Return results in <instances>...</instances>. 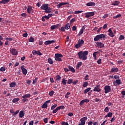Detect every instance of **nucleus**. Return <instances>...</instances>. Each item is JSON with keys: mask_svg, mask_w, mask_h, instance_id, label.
<instances>
[{"mask_svg": "<svg viewBox=\"0 0 125 125\" xmlns=\"http://www.w3.org/2000/svg\"><path fill=\"white\" fill-rule=\"evenodd\" d=\"M88 54V51H81L78 53L77 55L81 60H83V61H85L86 59H87V57L86 55Z\"/></svg>", "mask_w": 125, "mask_h": 125, "instance_id": "obj_1", "label": "nucleus"}, {"mask_svg": "<svg viewBox=\"0 0 125 125\" xmlns=\"http://www.w3.org/2000/svg\"><path fill=\"white\" fill-rule=\"evenodd\" d=\"M101 39L105 40V39H106V36L104 34H99L95 36L94 38V42H98V41L101 40Z\"/></svg>", "mask_w": 125, "mask_h": 125, "instance_id": "obj_2", "label": "nucleus"}, {"mask_svg": "<svg viewBox=\"0 0 125 125\" xmlns=\"http://www.w3.org/2000/svg\"><path fill=\"white\" fill-rule=\"evenodd\" d=\"M55 60L56 61H58V62H61L62 61V57H63V55L61 54H55Z\"/></svg>", "mask_w": 125, "mask_h": 125, "instance_id": "obj_3", "label": "nucleus"}, {"mask_svg": "<svg viewBox=\"0 0 125 125\" xmlns=\"http://www.w3.org/2000/svg\"><path fill=\"white\" fill-rule=\"evenodd\" d=\"M23 99L21 100V102L22 103H25L26 101H28V98H30L31 97V94H24L22 96Z\"/></svg>", "mask_w": 125, "mask_h": 125, "instance_id": "obj_4", "label": "nucleus"}, {"mask_svg": "<svg viewBox=\"0 0 125 125\" xmlns=\"http://www.w3.org/2000/svg\"><path fill=\"white\" fill-rule=\"evenodd\" d=\"M87 120V117H83L80 119L81 123L78 124V125H85V121Z\"/></svg>", "mask_w": 125, "mask_h": 125, "instance_id": "obj_5", "label": "nucleus"}, {"mask_svg": "<svg viewBox=\"0 0 125 125\" xmlns=\"http://www.w3.org/2000/svg\"><path fill=\"white\" fill-rule=\"evenodd\" d=\"M94 14H95V13H94V12H90L85 13L84 15L86 18H89V17H91L93 16Z\"/></svg>", "mask_w": 125, "mask_h": 125, "instance_id": "obj_6", "label": "nucleus"}, {"mask_svg": "<svg viewBox=\"0 0 125 125\" xmlns=\"http://www.w3.org/2000/svg\"><path fill=\"white\" fill-rule=\"evenodd\" d=\"M104 93L105 94L109 93L111 91V87L109 85H105L104 87Z\"/></svg>", "mask_w": 125, "mask_h": 125, "instance_id": "obj_7", "label": "nucleus"}, {"mask_svg": "<svg viewBox=\"0 0 125 125\" xmlns=\"http://www.w3.org/2000/svg\"><path fill=\"white\" fill-rule=\"evenodd\" d=\"M10 52L12 55H18V51H17V50L14 48L11 49L10 50Z\"/></svg>", "mask_w": 125, "mask_h": 125, "instance_id": "obj_8", "label": "nucleus"}, {"mask_svg": "<svg viewBox=\"0 0 125 125\" xmlns=\"http://www.w3.org/2000/svg\"><path fill=\"white\" fill-rule=\"evenodd\" d=\"M47 6H49L48 4H43L41 7V9L46 11V9H47Z\"/></svg>", "mask_w": 125, "mask_h": 125, "instance_id": "obj_9", "label": "nucleus"}, {"mask_svg": "<svg viewBox=\"0 0 125 125\" xmlns=\"http://www.w3.org/2000/svg\"><path fill=\"white\" fill-rule=\"evenodd\" d=\"M66 4H69V2H62L58 5H57V8H60V7H62L63 5H66Z\"/></svg>", "mask_w": 125, "mask_h": 125, "instance_id": "obj_10", "label": "nucleus"}, {"mask_svg": "<svg viewBox=\"0 0 125 125\" xmlns=\"http://www.w3.org/2000/svg\"><path fill=\"white\" fill-rule=\"evenodd\" d=\"M88 102H89V100H88V99H85L84 100H82L79 104L80 106H83V104H84V103H88Z\"/></svg>", "mask_w": 125, "mask_h": 125, "instance_id": "obj_11", "label": "nucleus"}, {"mask_svg": "<svg viewBox=\"0 0 125 125\" xmlns=\"http://www.w3.org/2000/svg\"><path fill=\"white\" fill-rule=\"evenodd\" d=\"M55 42V41L54 40H48L44 42L45 45H48L49 44H51V43H54Z\"/></svg>", "mask_w": 125, "mask_h": 125, "instance_id": "obj_12", "label": "nucleus"}, {"mask_svg": "<svg viewBox=\"0 0 125 125\" xmlns=\"http://www.w3.org/2000/svg\"><path fill=\"white\" fill-rule=\"evenodd\" d=\"M85 26H83L82 29L80 30L79 33L77 34V37H80V36H82L83 34V30H85Z\"/></svg>", "mask_w": 125, "mask_h": 125, "instance_id": "obj_13", "label": "nucleus"}, {"mask_svg": "<svg viewBox=\"0 0 125 125\" xmlns=\"http://www.w3.org/2000/svg\"><path fill=\"white\" fill-rule=\"evenodd\" d=\"M100 85H97L96 86L94 87L93 89V91H97V92H100L101 91V89L100 88Z\"/></svg>", "mask_w": 125, "mask_h": 125, "instance_id": "obj_14", "label": "nucleus"}, {"mask_svg": "<svg viewBox=\"0 0 125 125\" xmlns=\"http://www.w3.org/2000/svg\"><path fill=\"white\" fill-rule=\"evenodd\" d=\"M96 44H97V47H100V48H103L105 47L104 44L102 43V42H97L96 43Z\"/></svg>", "mask_w": 125, "mask_h": 125, "instance_id": "obj_15", "label": "nucleus"}, {"mask_svg": "<svg viewBox=\"0 0 125 125\" xmlns=\"http://www.w3.org/2000/svg\"><path fill=\"white\" fill-rule=\"evenodd\" d=\"M21 70L22 71V74L23 75H26V74H28V70L26 69V68H24V65H22L21 67Z\"/></svg>", "mask_w": 125, "mask_h": 125, "instance_id": "obj_16", "label": "nucleus"}, {"mask_svg": "<svg viewBox=\"0 0 125 125\" xmlns=\"http://www.w3.org/2000/svg\"><path fill=\"white\" fill-rule=\"evenodd\" d=\"M32 54L33 55H37V54H38V55H40V56L42 55V54L41 53L40 51L33 50L32 51Z\"/></svg>", "mask_w": 125, "mask_h": 125, "instance_id": "obj_17", "label": "nucleus"}, {"mask_svg": "<svg viewBox=\"0 0 125 125\" xmlns=\"http://www.w3.org/2000/svg\"><path fill=\"white\" fill-rule=\"evenodd\" d=\"M108 32H109L108 36L111 37V38H114V33H113V31H112V28H109Z\"/></svg>", "mask_w": 125, "mask_h": 125, "instance_id": "obj_18", "label": "nucleus"}, {"mask_svg": "<svg viewBox=\"0 0 125 125\" xmlns=\"http://www.w3.org/2000/svg\"><path fill=\"white\" fill-rule=\"evenodd\" d=\"M32 11H33L32 6H28L27 9V13H28L29 14H31V12H32Z\"/></svg>", "mask_w": 125, "mask_h": 125, "instance_id": "obj_19", "label": "nucleus"}, {"mask_svg": "<svg viewBox=\"0 0 125 125\" xmlns=\"http://www.w3.org/2000/svg\"><path fill=\"white\" fill-rule=\"evenodd\" d=\"M117 72H119V68L116 67L112 68L110 70V73H117Z\"/></svg>", "mask_w": 125, "mask_h": 125, "instance_id": "obj_20", "label": "nucleus"}, {"mask_svg": "<svg viewBox=\"0 0 125 125\" xmlns=\"http://www.w3.org/2000/svg\"><path fill=\"white\" fill-rule=\"evenodd\" d=\"M87 6H95V3L93 2H89L86 4Z\"/></svg>", "mask_w": 125, "mask_h": 125, "instance_id": "obj_21", "label": "nucleus"}, {"mask_svg": "<svg viewBox=\"0 0 125 125\" xmlns=\"http://www.w3.org/2000/svg\"><path fill=\"white\" fill-rule=\"evenodd\" d=\"M68 69L69 71L72 72V73H75L76 72V70L73 67V66H68Z\"/></svg>", "mask_w": 125, "mask_h": 125, "instance_id": "obj_22", "label": "nucleus"}, {"mask_svg": "<svg viewBox=\"0 0 125 125\" xmlns=\"http://www.w3.org/2000/svg\"><path fill=\"white\" fill-rule=\"evenodd\" d=\"M97 54H99V52L97 51V52H94L93 53V57H94V60H97V58L96 57V55Z\"/></svg>", "mask_w": 125, "mask_h": 125, "instance_id": "obj_23", "label": "nucleus"}, {"mask_svg": "<svg viewBox=\"0 0 125 125\" xmlns=\"http://www.w3.org/2000/svg\"><path fill=\"white\" fill-rule=\"evenodd\" d=\"M10 0H1L0 1V4L2 3L3 4H6V3H8L9 2Z\"/></svg>", "mask_w": 125, "mask_h": 125, "instance_id": "obj_24", "label": "nucleus"}, {"mask_svg": "<svg viewBox=\"0 0 125 125\" xmlns=\"http://www.w3.org/2000/svg\"><path fill=\"white\" fill-rule=\"evenodd\" d=\"M119 4H120V1L118 0H115L112 2L111 5H114V6H116L119 5Z\"/></svg>", "mask_w": 125, "mask_h": 125, "instance_id": "obj_25", "label": "nucleus"}, {"mask_svg": "<svg viewBox=\"0 0 125 125\" xmlns=\"http://www.w3.org/2000/svg\"><path fill=\"white\" fill-rule=\"evenodd\" d=\"M25 116V113L23 110H21L19 113V117L20 118H23Z\"/></svg>", "mask_w": 125, "mask_h": 125, "instance_id": "obj_26", "label": "nucleus"}, {"mask_svg": "<svg viewBox=\"0 0 125 125\" xmlns=\"http://www.w3.org/2000/svg\"><path fill=\"white\" fill-rule=\"evenodd\" d=\"M71 27V24H70L69 23H67L66 25L64 26V29L65 30H69Z\"/></svg>", "mask_w": 125, "mask_h": 125, "instance_id": "obj_27", "label": "nucleus"}, {"mask_svg": "<svg viewBox=\"0 0 125 125\" xmlns=\"http://www.w3.org/2000/svg\"><path fill=\"white\" fill-rule=\"evenodd\" d=\"M82 64H83V62H79L77 64V65H76V69H80V66H82Z\"/></svg>", "mask_w": 125, "mask_h": 125, "instance_id": "obj_28", "label": "nucleus"}, {"mask_svg": "<svg viewBox=\"0 0 125 125\" xmlns=\"http://www.w3.org/2000/svg\"><path fill=\"white\" fill-rule=\"evenodd\" d=\"M45 13H51V8L47 6V9L44 11Z\"/></svg>", "mask_w": 125, "mask_h": 125, "instance_id": "obj_29", "label": "nucleus"}, {"mask_svg": "<svg viewBox=\"0 0 125 125\" xmlns=\"http://www.w3.org/2000/svg\"><path fill=\"white\" fill-rule=\"evenodd\" d=\"M16 86V83L15 82H12L10 83V87H15Z\"/></svg>", "mask_w": 125, "mask_h": 125, "instance_id": "obj_30", "label": "nucleus"}, {"mask_svg": "<svg viewBox=\"0 0 125 125\" xmlns=\"http://www.w3.org/2000/svg\"><path fill=\"white\" fill-rule=\"evenodd\" d=\"M90 89H91V88H90V87H88V88L85 89L84 90V91H83V93H84V94L87 93V92H88L89 91H90Z\"/></svg>", "mask_w": 125, "mask_h": 125, "instance_id": "obj_31", "label": "nucleus"}, {"mask_svg": "<svg viewBox=\"0 0 125 125\" xmlns=\"http://www.w3.org/2000/svg\"><path fill=\"white\" fill-rule=\"evenodd\" d=\"M113 116V113L112 112H108L106 115L105 116L104 118H107V117H108V118H111Z\"/></svg>", "mask_w": 125, "mask_h": 125, "instance_id": "obj_32", "label": "nucleus"}, {"mask_svg": "<svg viewBox=\"0 0 125 125\" xmlns=\"http://www.w3.org/2000/svg\"><path fill=\"white\" fill-rule=\"evenodd\" d=\"M19 100H20V99H19L18 98H14L12 100V102H13V103H16V102H18V101H19Z\"/></svg>", "mask_w": 125, "mask_h": 125, "instance_id": "obj_33", "label": "nucleus"}, {"mask_svg": "<svg viewBox=\"0 0 125 125\" xmlns=\"http://www.w3.org/2000/svg\"><path fill=\"white\" fill-rule=\"evenodd\" d=\"M78 43L81 45V46H83V44L84 43V41H83V40H81V41H78Z\"/></svg>", "mask_w": 125, "mask_h": 125, "instance_id": "obj_34", "label": "nucleus"}, {"mask_svg": "<svg viewBox=\"0 0 125 125\" xmlns=\"http://www.w3.org/2000/svg\"><path fill=\"white\" fill-rule=\"evenodd\" d=\"M88 85V83L87 82H83V87H86Z\"/></svg>", "mask_w": 125, "mask_h": 125, "instance_id": "obj_35", "label": "nucleus"}, {"mask_svg": "<svg viewBox=\"0 0 125 125\" xmlns=\"http://www.w3.org/2000/svg\"><path fill=\"white\" fill-rule=\"evenodd\" d=\"M62 84L66 85V84L67 83V80H65V79H62Z\"/></svg>", "mask_w": 125, "mask_h": 125, "instance_id": "obj_36", "label": "nucleus"}, {"mask_svg": "<svg viewBox=\"0 0 125 125\" xmlns=\"http://www.w3.org/2000/svg\"><path fill=\"white\" fill-rule=\"evenodd\" d=\"M48 62L49 64H53V61H52V59H51V58L48 59Z\"/></svg>", "mask_w": 125, "mask_h": 125, "instance_id": "obj_37", "label": "nucleus"}, {"mask_svg": "<svg viewBox=\"0 0 125 125\" xmlns=\"http://www.w3.org/2000/svg\"><path fill=\"white\" fill-rule=\"evenodd\" d=\"M59 111V109L57 107L55 109H53L52 113H53V114H55L56 113H57V111Z\"/></svg>", "mask_w": 125, "mask_h": 125, "instance_id": "obj_38", "label": "nucleus"}, {"mask_svg": "<svg viewBox=\"0 0 125 125\" xmlns=\"http://www.w3.org/2000/svg\"><path fill=\"white\" fill-rule=\"evenodd\" d=\"M29 42H35V39H34V38L32 37H30L29 39Z\"/></svg>", "mask_w": 125, "mask_h": 125, "instance_id": "obj_39", "label": "nucleus"}, {"mask_svg": "<svg viewBox=\"0 0 125 125\" xmlns=\"http://www.w3.org/2000/svg\"><path fill=\"white\" fill-rule=\"evenodd\" d=\"M59 110H63V109H65V106L64 105H61L58 107Z\"/></svg>", "mask_w": 125, "mask_h": 125, "instance_id": "obj_40", "label": "nucleus"}, {"mask_svg": "<svg viewBox=\"0 0 125 125\" xmlns=\"http://www.w3.org/2000/svg\"><path fill=\"white\" fill-rule=\"evenodd\" d=\"M115 83H116L118 85H120V84L122 83H121V80L120 79L116 80Z\"/></svg>", "mask_w": 125, "mask_h": 125, "instance_id": "obj_41", "label": "nucleus"}, {"mask_svg": "<svg viewBox=\"0 0 125 125\" xmlns=\"http://www.w3.org/2000/svg\"><path fill=\"white\" fill-rule=\"evenodd\" d=\"M42 109H45L46 108V107H47V105L45 104V103H44L42 105Z\"/></svg>", "mask_w": 125, "mask_h": 125, "instance_id": "obj_42", "label": "nucleus"}, {"mask_svg": "<svg viewBox=\"0 0 125 125\" xmlns=\"http://www.w3.org/2000/svg\"><path fill=\"white\" fill-rule=\"evenodd\" d=\"M68 84H70V83H73V79H68L67 82Z\"/></svg>", "mask_w": 125, "mask_h": 125, "instance_id": "obj_43", "label": "nucleus"}, {"mask_svg": "<svg viewBox=\"0 0 125 125\" xmlns=\"http://www.w3.org/2000/svg\"><path fill=\"white\" fill-rule=\"evenodd\" d=\"M56 81H61V77L59 75H58L56 77Z\"/></svg>", "mask_w": 125, "mask_h": 125, "instance_id": "obj_44", "label": "nucleus"}, {"mask_svg": "<svg viewBox=\"0 0 125 125\" xmlns=\"http://www.w3.org/2000/svg\"><path fill=\"white\" fill-rule=\"evenodd\" d=\"M57 107V104H55L51 106V110H54V109H55V108H56Z\"/></svg>", "mask_w": 125, "mask_h": 125, "instance_id": "obj_45", "label": "nucleus"}, {"mask_svg": "<svg viewBox=\"0 0 125 125\" xmlns=\"http://www.w3.org/2000/svg\"><path fill=\"white\" fill-rule=\"evenodd\" d=\"M122 16V15L121 14H118V15H117L116 16H114L113 17V18L114 19H117V18H120V17H121Z\"/></svg>", "mask_w": 125, "mask_h": 125, "instance_id": "obj_46", "label": "nucleus"}, {"mask_svg": "<svg viewBox=\"0 0 125 125\" xmlns=\"http://www.w3.org/2000/svg\"><path fill=\"white\" fill-rule=\"evenodd\" d=\"M43 121L45 124H47L48 123V118H45L43 119Z\"/></svg>", "mask_w": 125, "mask_h": 125, "instance_id": "obj_47", "label": "nucleus"}, {"mask_svg": "<svg viewBox=\"0 0 125 125\" xmlns=\"http://www.w3.org/2000/svg\"><path fill=\"white\" fill-rule=\"evenodd\" d=\"M82 12H83V11H75L74 13L75 14H80V13H82Z\"/></svg>", "mask_w": 125, "mask_h": 125, "instance_id": "obj_48", "label": "nucleus"}, {"mask_svg": "<svg viewBox=\"0 0 125 125\" xmlns=\"http://www.w3.org/2000/svg\"><path fill=\"white\" fill-rule=\"evenodd\" d=\"M53 94H54V91L52 90L49 93V95H50V96H53Z\"/></svg>", "mask_w": 125, "mask_h": 125, "instance_id": "obj_49", "label": "nucleus"}, {"mask_svg": "<svg viewBox=\"0 0 125 125\" xmlns=\"http://www.w3.org/2000/svg\"><path fill=\"white\" fill-rule=\"evenodd\" d=\"M109 111H110V110L109 109V107H106L105 108V109H104V111L105 113H108V112H109Z\"/></svg>", "mask_w": 125, "mask_h": 125, "instance_id": "obj_50", "label": "nucleus"}, {"mask_svg": "<svg viewBox=\"0 0 125 125\" xmlns=\"http://www.w3.org/2000/svg\"><path fill=\"white\" fill-rule=\"evenodd\" d=\"M81 46H82L79 43V42H78L77 44H76V45L75 46L76 48H79V47H81Z\"/></svg>", "mask_w": 125, "mask_h": 125, "instance_id": "obj_51", "label": "nucleus"}, {"mask_svg": "<svg viewBox=\"0 0 125 125\" xmlns=\"http://www.w3.org/2000/svg\"><path fill=\"white\" fill-rule=\"evenodd\" d=\"M120 41H122V40H125V37L123 35H120L119 37Z\"/></svg>", "mask_w": 125, "mask_h": 125, "instance_id": "obj_52", "label": "nucleus"}, {"mask_svg": "<svg viewBox=\"0 0 125 125\" xmlns=\"http://www.w3.org/2000/svg\"><path fill=\"white\" fill-rule=\"evenodd\" d=\"M51 30H55L56 29V26L55 25H52L50 27Z\"/></svg>", "mask_w": 125, "mask_h": 125, "instance_id": "obj_53", "label": "nucleus"}, {"mask_svg": "<svg viewBox=\"0 0 125 125\" xmlns=\"http://www.w3.org/2000/svg\"><path fill=\"white\" fill-rule=\"evenodd\" d=\"M5 41H9V42H11L12 41L13 39L12 38H6L5 39Z\"/></svg>", "mask_w": 125, "mask_h": 125, "instance_id": "obj_54", "label": "nucleus"}, {"mask_svg": "<svg viewBox=\"0 0 125 125\" xmlns=\"http://www.w3.org/2000/svg\"><path fill=\"white\" fill-rule=\"evenodd\" d=\"M21 16H22V17H24V18H26L27 17V14L26 13H22L21 14Z\"/></svg>", "mask_w": 125, "mask_h": 125, "instance_id": "obj_55", "label": "nucleus"}, {"mask_svg": "<svg viewBox=\"0 0 125 125\" xmlns=\"http://www.w3.org/2000/svg\"><path fill=\"white\" fill-rule=\"evenodd\" d=\"M76 21V20L75 19V18H73L72 19H71L70 21V24H73V22H75Z\"/></svg>", "mask_w": 125, "mask_h": 125, "instance_id": "obj_56", "label": "nucleus"}, {"mask_svg": "<svg viewBox=\"0 0 125 125\" xmlns=\"http://www.w3.org/2000/svg\"><path fill=\"white\" fill-rule=\"evenodd\" d=\"M0 71L1 72H4V71H5V68L4 67H2L0 68Z\"/></svg>", "mask_w": 125, "mask_h": 125, "instance_id": "obj_57", "label": "nucleus"}, {"mask_svg": "<svg viewBox=\"0 0 125 125\" xmlns=\"http://www.w3.org/2000/svg\"><path fill=\"white\" fill-rule=\"evenodd\" d=\"M22 37H23V38H27L28 37V33H27V32H26L25 33H24L22 35Z\"/></svg>", "mask_w": 125, "mask_h": 125, "instance_id": "obj_58", "label": "nucleus"}, {"mask_svg": "<svg viewBox=\"0 0 125 125\" xmlns=\"http://www.w3.org/2000/svg\"><path fill=\"white\" fill-rule=\"evenodd\" d=\"M101 61H102V60L101 59H99L97 62L99 64H101Z\"/></svg>", "mask_w": 125, "mask_h": 125, "instance_id": "obj_59", "label": "nucleus"}, {"mask_svg": "<svg viewBox=\"0 0 125 125\" xmlns=\"http://www.w3.org/2000/svg\"><path fill=\"white\" fill-rule=\"evenodd\" d=\"M88 75H86L85 77L84 78V80L85 81H88Z\"/></svg>", "mask_w": 125, "mask_h": 125, "instance_id": "obj_60", "label": "nucleus"}, {"mask_svg": "<svg viewBox=\"0 0 125 125\" xmlns=\"http://www.w3.org/2000/svg\"><path fill=\"white\" fill-rule=\"evenodd\" d=\"M37 81H38V78H35V80H33V84H35V83H37Z\"/></svg>", "mask_w": 125, "mask_h": 125, "instance_id": "obj_61", "label": "nucleus"}, {"mask_svg": "<svg viewBox=\"0 0 125 125\" xmlns=\"http://www.w3.org/2000/svg\"><path fill=\"white\" fill-rule=\"evenodd\" d=\"M76 30H77V26H73L72 27V31H73V32H75V31H76Z\"/></svg>", "mask_w": 125, "mask_h": 125, "instance_id": "obj_62", "label": "nucleus"}, {"mask_svg": "<svg viewBox=\"0 0 125 125\" xmlns=\"http://www.w3.org/2000/svg\"><path fill=\"white\" fill-rule=\"evenodd\" d=\"M61 32H65V27L64 28V27H62L61 28Z\"/></svg>", "mask_w": 125, "mask_h": 125, "instance_id": "obj_63", "label": "nucleus"}, {"mask_svg": "<svg viewBox=\"0 0 125 125\" xmlns=\"http://www.w3.org/2000/svg\"><path fill=\"white\" fill-rule=\"evenodd\" d=\"M62 125H69V124H68V123H66V122H62Z\"/></svg>", "mask_w": 125, "mask_h": 125, "instance_id": "obj_64", "label": "nucleus"}]
</instances>
